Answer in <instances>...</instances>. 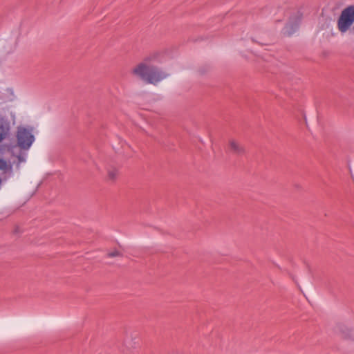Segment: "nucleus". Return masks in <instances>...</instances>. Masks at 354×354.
<instances>
[{"label": "nucleus", "mask_w": 354, "mask_h": 354, "mask_svg": "<svg viewBox=\"0 0 354 354\" xmlns=\"http://www.w3.org/2000/svg\"><path fill=\"white\" fill-rule=\"evenodd\" d=\"M132 74L147 84H158L168 77V74L147 61L141 62L132 69Z\"/></svg>", "instance_id": "nucleus-1"}, {"label": "nucleus", "mask_w": 354, "mask_h": 354, "mask_svg": "<svg viewBox=\"0 0 354 354\" xmlns=\"http://www.w3.org/2000/svg\"><path fill=\"white\" fill-rule=\"evenodd\" d=\"M17 145L18 146H13L8 151L10 153L15 156L18 160V163L26 161V153H17L19 148L21 149L28 150L30 148L32 143L35 142V136L32 133V129L25 127H19L17 133Z\"/></svg>", "instance_id": "nucleus-2"}, {"label": "nucleus", "mask_w": 354, "mask_h": 354, "mask_svg": "<svg viewBox=\"0 0 354 354\" xmlns=\"http://www.w3.org/2000/svg\"><path fill=\"white\" fill-rule=\"evenodd\" d=\"M337 26L341 33H345L351 29L354 34V6H349L342 11Z\"/></svg>", "instance_id": "nucleus-3"}, {"label": "nucleus", "mask_w": 354, "mask_h": 354, "mask_svg": "<svg viewBox=\"0 0 354 354\" xmlns=\"http://www.w3.org/2000/svg\"><path fill=\"white\" fill-rule=\"evenodd\" d=\"M139 343V335L136 331H130L126 333L124 339V346L128 349L135 348Z\"/></svg>", "instance_id": "nucleus-4"}, {"label": "nucleus", "mask_w": 354, "mask_h": 354, "mask_svg": "<svg viewBox=\"0 0 354 354\" xmlns=\"http://www.w3.org/2000/svg\"><path fill=\"white\" fill-rule=\"evenodd\" d=\"M10 129V122L7 118L0 114V142L9 135Z\"/></svg>", "instance_id": "nucleus-5"}, {"label": "nucleus", "mask_w": 354, "mask_h": 354, "mask_svg": "<svg viewBox=\"0 0 354 354\" xmlns=\"http://www.w3.org/2000/svg\"><path fill=\"white\" fill-rule=\"evenodd\" d=\"M228 149L231 153L235 154H241L244 151L243 145L239 141L234 139L229 140Z\"/></svg>", "instance_id": "nucleus-6"}, {"label": "nucleus", "mask_w": 354, "mask_h": 354, "mask_svg": "<svg viewBox=\"0 0 354 354\" xmlns=\"http://www.w3.org/2000/svg\"><path fill=\"white\" fill-rule=\"evenodd\" d=\"M299 26V22H295L294 24H288L283 28V33L287 35H291L294 33Z\"/></svg>", "instance_id": "nucleus-7"}, {"label": "nucleus", "mask_w": 354, "mask_h": 354, "mask_svg": "<svg viewBox=\"0 0 354 354\" xmlns=\"http://www.w3.org/2000/svg\"><path fill=\"white\" fill-rule=\"evenodd\" d=\"M0 170L3 173L10 172L12 171L11 162L0 158Z\"/></svg>", "instance_id": "nucleus-8"}, {"label": "nucleus", "mask_w": 354, "mask_h": 354, "mask_svg": "<svg viewBox=\"0 0 354 354\" xmlns=\"http://www.w3.org/2000/svg\"><path fill=\"white\" fill-rule=\"evenodd\" d=\"M118 176V171L115 169H112L108 171V178L109 180H113Z\"/></svg>", "instance_id": "nucleus-9"}, {"label": "nucleus", "mask_w": 354, "mask_h": 354, "mask_svg": "<svg viewBox=\"0 0 354 354\" xmlns=\"http://www.w3.org/2000/svg\"><path fill=\"white\" fill-rule=\"evenodd\" d=\"M120 255V253L118 250H114V251L110 252L107 254V256L109 257H118Z\"/></svg>", "instance_id": "nucleus-10"}]
</instances>
